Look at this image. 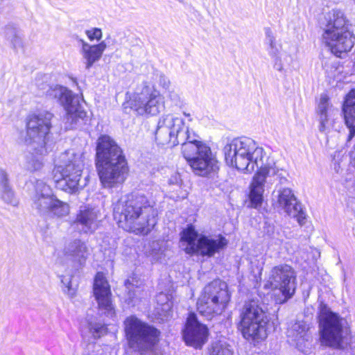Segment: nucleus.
Instances as JSON below:
<instances>
[{
	"label": "nucleus",
	"instance_id": "obj_26",
	"mask_svg": "<svg viewBox=\"0 0 355 355\" xmlns=\"http://www.w3.org/2000/svg\"><path fill=\"white\" fill-rule=\"evenodd\" d=\"M277 203V206L287 214H296L297 205L300 204L293 191L288 188L279 191Z\"/></svg>",
	"mask_w": 355,
	"mask_h": 355
},
{
	"label": "nucleus",
	"instance_id": "obj_2",
	"mask_svg": "<svg viewBox=\"0 0 355 355\" xmlns=\"http://www.w3.org/2000/svg\"><path fill=\"white\" fill-rule=\"evenodd\" d=\"M155 202L144 195L131 194L121 198L114 208L119 227L136 234H147L157 222Z\"/></svg>",
	"mask_w": 355,
	"mask_h": 355
},
{
	"label": "nucleus",
	"instance_id": "obj_36",
	"mask_svg": "<svg viewBox=\"0 0 355 355\" xmlns=\"http://www.w3.org/2000/svg\"><path fill=\"white\" fill-rule=\"evenodd\" d=\"M288 215L295 218L299 224L301 225H303L305 222L306 215L302 211L300 204L297 205V211H296V214H288Z\"/></svg>",
	"mask_w": 355,
	"mask_h": 355
},
{
	"label": "nucleus",
	"instance_id": "obj_21",
	"mask_svg": "<svg viewBox=\"0 0 355 355\" xmlns=\"http://www.w3.org/2000/svg\"><path fill=\"white\" fill-rule=\"evenodd\" d=\"M98 211L94 208H82L73 223V226L80 232L92 233L98 226Z\"/></svg>",
	"mask_w": 355,
	"mask_h": 355
},
{
	"label": "nucleus",
	"instance_id": "obj_23",
	"mask_svg": "<svg viewBox=\"0 0 355 355\" xmlns=\"http://www.w3.org/2000/svg\"><path fill=\"white\" fill-rule=\"evenodd\" d=\"M63 253L66 259L73 263L75 268H79L85 263L89 250L85 242L75 239L65 245Z\"/></svg>",
	"mask_w": 355,
	"mask_h": 355
},
{
	"label": "nucleus",
	"instance_id": "obj_6",
	"mask_svg": "<svg viewBox=\"0 0 355 355\" xmlns=\"http://www.w3.org/2000/svg\"><path fill=\"white\" fill-rule=\"evenodd\" d=\"M84 168L85 156L82 150H66L60 155L53 171L55 187L71 194L78 192L87 183L86 178L82 179Z\"/></svg>",
	"mask_w": 355,
	"mask_h": 355
},
{
	"label": "nucleus",
	"instance_id": "obj_3",
	"mask_svg": "<svg viewBox=\"0 0 355 355\" xmlns=\"http://www.w3.org/2000/svg\"><path fill=\"white\" fill-rule=\"evenodd\" d=\"M96 168L101 184L112 188L121 184L128 173V166L121 148L108 135L97 140Z\"/></svg>",
	"mask_w": 355,
	"mask_h": 355
},
{
	"label": "nucleus",
	"instance_id": "obj_8",
	"mask_svg": "<svg viewBox=\"0 0 355 355\" xmlns=\"http://www.w3.org/2000/svg\"><path fill=\"white\" fill-rule=\"evenodd\" d=\"M124 329L129 347L141 354L150 350L159 340V331L135 315L125 320Z\"/></svg>",
	"mask_w": 355,
	"mask_h": 355
},
{
	"label": "nucleus",
	"instance_id": "obj_16",
	"mask_svg": "<svg viewBox=\"0 0 355 355\" xmlns=\"http://www.w3.org/2000/svg\"><path fill=\"white\" fill-rule=\"evenodd\" d=\"M46 95L51 98H58L66 111L65 121L67 128H73L79 119H83L87 114L79 104L76 97L67 87L55 85L49 87Z\"/></svg>",
	"mask_w": 355,
	"mask_h": 355
},
{
	"label": "nucleus",
	"instance_id": "obj_19",
	"mask_svg": "<svg viewBox=\"0 0 355 355\" xmlns=\"http://www.w3.org/2000/svg\"><path fill=\"white\" fill-rule=\"evenodd\" d=\"M315 113L319 131L325 135L329 134L334 128L335 117L338 114V110L334 107L327 94L320 95Z\"/></svg>",
	"mask_w": 355,
	"mask_h": 355
},
{
	"label": "nucleus",
	"instance_id": "obj_35",
	"mask_svg": "<svg viewBox=\"0 0 355 355\" xmlns=\"http://www.w3.org/2000/svg\"><path fill=\"white\" fill-rule=\"evenodd\" d=\"M156 300L158 304L164 306L163 309H168L171 307V303L166 294L160 293L156 296Z\"/></svg>",
	"mask_w": 355,
	"mask_h": 355
},
{
	"label": "nucleus",
	"instance_id": "obj_25",
	"mask_svg": "<svg viewBox=\"0 0 355 355\" xmlns=\"http://www.w3.org/2000/svg\"><path fill=\"white\" fill-rule=\"evenodd\" d=\"M343 113L345 123L349 129V140L355 134V89L347 96L343 105Z\"/></svg>",
	"mask_w": 355,
	"mask_h": 355
},
{
	"label": "nucleus",
	"instance_id": "obj_40",
	"mask_svg": "<svg viewBox=\"0 0 355 355\" xmlns=\"http://www.w3.org/2000/svg\"><path fill=\"white\" fill-rule=\"evenodd\" d=\"M184 114L185 116H188V117H190V114H186V113H184ZM191 120H192V119H191V118H189V121H191Z\"/></svg>",
	"mask_w": 355,
	"mask_h": 355
},
{
	"label": "nucleus",
	"instance_id": "obj_14",
	"mask_svg": "<svg viewBox=\"0 0 355 355\" xmlns=\"http://www.w3.org/2000/svg\"><path fill=\"white\" fill-rule=\"evenodd\" d=\"M346 321L338 314L329 311L320 319V342L322 345L343 348L347 343L348 329Z\"/></svg>",
	"mask_w": 355,
	"mask_h": 355
},
{
	"label": "nucleus",
	"instance_id": "obj_5",
	"mask_svg": "<svg viewBox=\"0 0 355 355\" xmlns=\"http://www.w3.org/2000/svg\"><path fill=\"white\" fill-rule=\"evenodd\" d=\"M52 118L53 114L46 111L28 117L24 141L34 151L26 157L24 167L29 171H40L44 166L43 156L46 152L45 148L46 136L51 127Z\"/></svg>",
	"mask_w": 355,
	"mask_h": 355
},
{
	"label": "nucleus",
	"instance_id": "obj_17",
	"mask_svg": "<svg viewBox=\"0 0 355 355\" xmlns=\"http://www.w3.org/2000/svg\"><path fill=\"white\" fill-rule=\"evenodd\" d=\"M93 295L97 303L98 313L109 318L115 315V308L112 300L110 286L105 275L98 272L93 284Z\"/></svg>",
	"mask_w": 355,
	"mask_h": 355
},
{
	"label": "nucleus",
	"instance_id": "obj_18",
	"mask_svg": "<svg viewBox=\"0 0 355 355\" xmlns=\"http://www.w3.org/2000/svg\"><path fill=\"white\" fill-rule=\"evenodd\" d=\"M288 342L299 351L307 353L312 346V336L309 325L300 320L291 323L287 330Z\"/></svg>",
	"mask_w": 355,
	"mask_h": 355
},
{
	"label": "nucleus",
	"instance_id": "obj_7",
	"mask_svg": "<svg viewBox=\"0 0 355 355\" xmlns=\"http://www.w3.org/2000/svg\"><path fill=\"white\" fill-rule=\"evenodd\" d=\"M327 24L322 35V42L331 52L340 57L341 53L349 51L354 44V37L347 26V20L340 10H333L326 16Z\"/></svg>",
	"mask_w": 355,
	"mask_h": 355
},
{
	"label": "nucleus",
	"instance_id": "obj_29",
	"mask_svg": "<svg viewBox=\"0 0 355 355\" xmlns=\"http://www.w3.org/2000/svg\"><path fill=\"white\" fill-rule=\"evenodd\" d=\"M266 44L267 45V51L271 59L279 56L284 49H282V44H279L270 28H265Z\"/></svg>",
	"mask_w": 355,
	"mask_h": 355
},
{
	"label": "nucleus",
	"instance_id": "obj_4",
	"mask_svg": "<svg viewBox=\"0 0 355 355\" xmlns=\"http://www.w3.org/2000/svg\"><path fill=\"white\" fill-rule=\"evenodd\" d=\"M223 152L228 166L245 173L277 168L263 148L248 137L234 139L225 146Z\"/></svg>",
	"mask_w": 355,
	"mask_h": 355
},
{
	"label": "nucleus",
	"instance_id": "obj_15",
	"mask_svg": "<svg viewBox=\"0 0 355 355\" xmlns=\"http://www.w3.org/2000/svg\"><path fill=\"white\" fill-rule=\"evenodd\" d=\"M129 107L139 115L155 116L164 108V97L153 87L144 83L139 92L133 94L128 102Z\"/></svg>",
	"mask_w": 355,
	"mask_h": 355
},
{
	"label": "nucleus",
	"instance_id": "obj_31",
	"mask_svg": "<svg viewBox=\"0 0 355 355\" xmlns=\"http://www.w3.org/2000/svg\"><path fill=\"white\" fill-rule=\"evenodd\" d=\"M62 284L63 292L69 297H73L76 293V288L72 286L71 275H62L60 277Z\"/></svg>",
	"mask_w": 355,
	"mask_h": 355
},
{
	"label": "nucleus",
	"instance_id": "obj_41",
	"mask_svg": "<svg viewBox=\"0 0 355 355\" xmlns=\"http://www.w3.org/2000/svg\"><path fill=\"white\" fill-rule=\"evenodd\" d=\"M177 1L183 3L184 0H176Z\"/></svg>",
	"mask_w": 355,
	"mask_h": 355
},
{
	"label": "nucleus",
	"instance_id": "obj_27",
	"mask_svg": "<svg viewBox=\"0 0 355 355\" xmlns=\"http://www.w3.org/2000/svg\"><path fill=\"white\" fill-rule=\"evenodd\" d=\"M296 52L297 49L294 46H291L288 50H284L279 56L272 60L273 69L279 73H286V67L292 65Z\"/></svg>",
	"mask_w": 355,
	"mask_h": 355
},
{
	"label": "nucleus",
	"instance_id": "obj_22",
	"mask_svg": "<svg viewBox=\"0 0 355 355\" xmlns=\"http://www.w3.org/2000/svg\"><path fill=\"white\" fill-rule=\"evenodd\" d=\"M276 168H267L257 171L250 185L249 198L252 207L257 208L261 206L263 200L264 184L266 178L270 174H275Z\"/></svg>",
	"mask_w": 355,
	"mask_h": 355
},
{
	"label": "nucleus",
	"instance_id": "obj_12",
	"mask_svg": "<svg viewBox=\"0 0 355 355\" xmlns=\"http://www.w3.org/2000/svg\"><path fill=\"white\" fill-rule=\"evenodd\" d=\"M198 233L193 226H189L181 234L180 248L188 254H199L212 257L227 244V239L221 235L215 237L201 236L196 241Z\"/></svg>",
	"mask_w": 355,
	"mask_h": 355
},
{
	"label": "nucleus",
	"instance_id": "obj_9",
	"mask_svg": "<svg viewBox=\"0 0 355 355\" xmlns=\"http://www.w3.org/2000/svg\"><path fill=\"white\" fill-rule=\"evenodd\" d=\"M230 299L227 285L216 279L207 285L197 302V309L200 315L210 320L221 314Z\"/></svg>",
	"mask_w": 355,
	"mask_h": 355
},
{
	"label": "nucleus",
	"instance_id": "obj_38",
	"mask_svg": "<svg viewBox=\"0 0 355 355\" xmlns=\"http://www.w3.org/2000/svg\"><path fill=\"white\" fill-rule=\"evenodd\" d=\"M126 288L127 289H128V298L126 300L130 304L133 301V299L136 297L137 291L133 289V286H132L131 284L130 283L126 284Z\"/></svg>",
	"mask_w": 355,
	"mask_h": 355
},
{
	"label": "nucleus",
	"instance_id": "obj_39",
	"mask_svg": "<svg viewBox=\"0 0 355 355\" xmlns=\"http://www.w3.org/2000/svg\"><path fill=\"white\" fill-rule=\"evenodd\" d=\"M282 243V240L281 239H277V244L280 245Z\"/></svg>",
	"mask_w": 355,
	"mask_h": 355
},
{
	"label": "nucleus",
	"instance_id": "obj_34",
	"mask_svg": "<svg viewBox=\"0 0 355 355\" xmlns=\"http://www.w3.org/2000/svg\"><path fill=\"white\" fill-rule=\"evenodd\" d=\"M85 33L90 40H100L103 36L102 31L98 28H92L87 30Z\"/></svg>",
	"mask_w": 355,
	"mask_h": 355
},
{
	"label": "nucleus",
	"instance_id": "obj_33",
	"mask_svg": "<svg viewBox=\"0 0 355 355\" xmlns=\"http://www.w3.org/2000/svg\"><path fill=\"white\" fill-rule=\"evenodd\" d=\"M89 329L90 332L93 334V336L95 338L101 337L107 331V328L104 324L97 323H89Z\"/></svg>",
	"mask_w": 355,
	"mask_h": 355
},
{
	"label": "nucleus",
	"instance_id": "obj_11",
	"mask_svg": "<svg viewBox=\"0 0 355 355\" xmlns=\"http://www.w3.org/2000/svg\"><path fill=\"white\" fill-rule=\"evenodd\" d=\"M268 318L257 302H246L241 313L239 329L246 339H264L268 334Z\"/></svg>",
	"mask_w": 355,
	"mask_h": 355
},
{
	"label": "nucleus",
	"instance_id": "obj_20",
	"mask_svg": "<svg viewBox=\"0 0 355 355\" xmlns=\"http://www.w3.org/2000/svg\"><path fill=\"white\" fill-rule=\"evenodd\" d=\"M208 329L205 325L197 321L194 313H191L186 324L183 338L188 345L195 348L201 347L206 342Z\"/></svg>",
	"mask_w": 355,
	"mask_h": 355
},
{
	"label": "nucleus",
	"instance_id": "obj_32",
	"mask_svg": "<svg viewBox=\"0 0 355 355\" xmlns=\"http://www.w3.org/2000/svg\"><path fill=\"white\" fill-rule=\"evenodd\" d=\"M209 355H232V352L226 343L216 342L212 345Z\"/></svg>",
	"mask_w": 355,
	"mask_h": 355
},
{
	"label": "nucleus",
	"instance_id": "obj_30",
	"mask_svg": "<svg viewBox=\"0 0 355 355\" xmlns=\"http://www.w3.org/2000/svg\"><path fill=\"white\" fill-rule=\"evenodd\" d=\"M5 37L10 47L16 52L24 49L23 40L19 32L14 27L7 26L5 29Z\"/></svg>",
	"mask_w": 355,
	"mask_h": 355
},
{
	"label": "nucleus",
	"instance_id": "obj_37",
	"mask_svg": "<svg viewBox=\"0 0 355 355\" xmlns=\"http://www.w3.org/2000/svg\"><path fill=\"white\" fill-rule=\"evenodd\" d=\"M158 82L159 85L164 89H168L171 86L170 80L164 74L159 75Z\"/></svg>",
	"mask_w": 355,
	"mask_h": 355
},
{
	"label": "nucleus",
	"instance_id": "obj_42",
	"mask_svg": "<svg viewBox=\"0 0 355 355\" xmlns=\"http://www.w3.org/2000/svg\"><path fill=\"white\" fill-rule=\"evenodd\" d=\"M335 171H336V172H338V171H339V168H335Z\"/></svg>",
	"mask_w": 355,
	"mask_h": 355
},
{
	"label": "nucleus",
	"instance_id": "obj_13",
	"mask_svg": "<svg viewBox=\"0 0 355 355\" xmlns=\"http://www.w3.org/2000/svg\"><path fill=\"white\" fill-rule=\"evenodd\" d=\"M296 274L294 269L287 264H280L272 268L265 288L277 291L274 294L277 304H283L290 299L295 291Z\"/></svg>",
	"mask_w": 355,
	"mask_h": 355
},
{
	"label": "nucleus",
	"instance_id": "obj_10",
	"mask_svg": "<svg viewBox=\"0 0 355 355\" xmlns=\"http://www.w3.org/2000/svg\"><path fill=\"white\" fill-rule=\"evenodd\" d=\"M33 207L41 216L49 218H62L70 213L69 205L59 200L51 188L46 183L38 181L33 198Z\"/></svg>",
	"mask_w": 355,
	"mask_h": 355
},
{
	"label": "nucleus",
	"instance_id": "obj_24",
	"mask_svg": "<svg viewBox=\"0 0 355 355\" xmlns=\"http://www.w3.org/2000/svg\"><path fill=\"white\" fill-rule=\"evenodd\" d=\"M82 47L80 53L84 60L86 69H90L92 65L98 61L107 48L106 43L103 41L98 44L91 45L85 41L81 40Z\"/></svg>",
	"mask_w": 355,
	"mask_h": 355
},
{
	"label": "nucleus",
	"instance_id": "obj_28",
	"mask_svg": "<svg viewBox=\"0 0 355 355\" xmlns=\"http://www.w3.org/2000/svg\"><path fill=\"white\" fill-rule=\"evenodd\" d=\"M0 192L1 197L6 203L12 206L17 205V200L9 184L8 173L1 168H0Z\"/></svg>",
	"mask_w": 355,
	"mask_h": 355
},
{
	"label": "nucleus",
	"instance_id": "obj_1",
	"mask_svg": "<svg viewBox=\"0 0 355 355\" xmlns=\"http://www.w3.org/2000/svg\"><path fill=\"white\" fill-rule=\"evenodd\" d=\"M198 137L183 119L171 114L159 119L155 132L159 144L182 145V154L196 175L213 177L219 170L218 161L211 148Z\"/></svg>",
	"mask_w": 355,
	"mask_h": 355
}]
</instances>
